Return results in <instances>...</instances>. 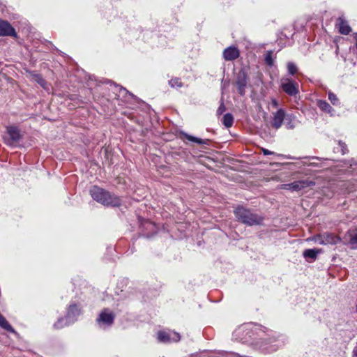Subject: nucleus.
<instances>
[{"mask_svg": "<svg viewBox=\"0 0 357 357\" xmlns=\"http://www.w3.org/2000/svg\"><path fill=\"white\" fill-rule=\"evenodd\" d=\"M90 195L94 200L105 206H118L121 204L119 197L97 186L91 188Z\"/></svg>", "mask_w": 357, "mask_h": 357, "instance_id": "obj_1", "label": "nucleus"}, {"mask_svg": "<svg viewBox=\"0 0 357 357\" xmlns=\"http://www.w3.org/2000/svg\"><path fill=\"white\" fill-rule=\"evenodd\" d=\"M234 213L236 218L238 220L250 226L260 225L263 221V218L261 216L252 213L243 207H238Z\"/></svg>", "mask_w": 357, "mask_h": 357, "instance_id": "obj_2", "label": "nucleus"}, {"mask_svg": "<svg viewBox=\"0 0 357 357\" xmlns=\"http://www.w3.org/2000/svg\"><path fill=\"white\" fill-rule=\"evenodd\" d=\"M156 339L158 342L169 344L178 342L181 340V335L179 333L172 330H161L157 332Z\"/></svg>", "mask_w": 357, "mask_h": 357, "instance_id": "obj_3", "label": "nucleus"}, {"mask_svg": "<svg viewBox=\"0 0 357 357\" xmlns=\"http://www.w3.org/2000/svg\"><path fill=\"white\" fill-rule=\"evenodd\" d=\"M114 317L115 315L112 311L107 308L104 309L97 319V324L100 328L105 329L113 324Z\"/></svg>", "mask_w": 357, "mask_h": 357, "instance_id": "obj_4", "label": "nucleus"}, {"mask_svg": "<svg viewBox=\"0 0 357 357\" xmlns=\"http://www.w3.org/2000/svg\"><path fill=\"white\" fill-rule=\"evenodd\" d=\"M281 88L289 96H295L299 93V84L298 82L289 79H281Z\"/></svg>", "mask_w": 357, "mask_h": 357, "instance_id": "obj_5", "label": "nucleus"}, {"mask_svg": "<svg viewBox=\"0 0 357 357\" xmlns=\"http://www.w3.org/2000/svg\"><path fill=\"white\" fill-rule=\"evenodd\" d=\"M314 182L312 181L306 180H301L296 181L291 183L283 184L282 185V188L285 190H290L292 191H299L307 187L314 185Z\"/></svg>", "mask_w": 357, "mask_h": 357, "instance_id": "obj_6", "label": "nucleus"}, {"mask_svg": "<svg viewBox=\"0 0 357 357\" xmlns=\"http://www.w3.org/2000/svg\"><path fill=\"white\" fill-rule=\"evenodd\" d=\"M5 36L16 37V32L8 22L0 20V36Z\"/></svg>", "mask_w": 357, "mask_h": 357, "instance_id": "obj_7", "label": "nucleus"}, {"mask_svg": "<svg viewBox=\"0 0 357 357\" xmlns=\"http://www.w3.org/2000/svg\"><path fill=\"white\" fill-rule=\"evenodd\" d=\"M7 133L9 137L8 139V144H13L17 142L20 139V131L15 126H10L7 128Z\"/></svg>", "mask_w": 357, "mask_h": 357, "instance_id": "obj_8", "label": "nucleus"}, {"mask_svg": "<svg viewBox=\"0 0 357 357\" xmlns=\"http://www.w3.org/2000/svg\"><path fill=\"white\" fill-rule=\"evenodd\" d=\"M286 116L287 115L284 109H278L274 114L272 123L273 126L276 129L280 128L281 126L282 125L284 120L286 119Z\"/></svg>", "mask_w": 357, "mask_h": 357, "instance_id": "obj_9", "label": "nucleus"}, {"mask_svg": "<svg viewBox=\"0 0 357 357\" xmlns=\"http://www.w3.org/2000/svg\"><path fill=\"white\" fill-rule=\"evenodd\" d=\"M239 56L238 50L234 46L226 48L223 52V57L226 61H233Z\"/></svg>", "mask_w": 357, "mask_h": 357, "instance_id": "obj_10", "label": "nucleus"}, {"mask_svg": "<svg viewBox=\"0 0 357 357\" xmlns=\"http://www.w3.org/2000/svg\"><path fill=\"white\" fill-rule=\"evenodd\" d=\"M80 308L77 305H70L66 315L67 319L69 320L68 323H74L77 317L80 314Z\"/></svg>", "mask_w": 357, "mask_h": 357, "instance_id": "obj_11", "label": "nucleus"}, {"mask_svg": "<svg viewBox=\"0 0 357 357\" xmlns=\"http://www.w3.org/2000/svg\"><path fill=\"white\" fill-rule=\"evenodd\" d=\"M319 241L321 244H335L340 239L332 234L325 233L319 236Z\"/></svg>", "mask_w": 357, "mask_h": 357, "instance_id": "obj_12", "label": "nucleus"}, {"mask_svg": "<svg viewBox=\"0 0 357 357\" xmlns=\"http://www.w3.org/2000/svg\"><path fill=\"white\" fill-rule=\"evenodd\" d=\"M338 22L339 31L340 33L347 35L351 31V27L344 19L340 17Z\"/></svg>", "mask_w": 357, "mask_h": 357, "instance_id": "obj_13", "label": "nucleus"}, {"mask_svg": "<svg viewBox=\"0 0 357 357\" xmlns=\"http://www.w3.org/2000/svg\"><path fill=\"white\" fill-rule=\"evenodd\" d=\"M247 84V81L245 76L244 75H239L237 78L236 86L238 93L241 96H243L245 94V88Z\"/></svg>", "mask_w": 357, "mask_h": 357, "instance_id": "obj_14", "label": "nucleus"}, {"mask_svg": "<svg viewBox=\"0 0 357 357\" xmlns=\"http://www.w3.org/2000/svg\"><path fill=\"white\" fill-rule=\"evenodd\" d=\"M317 106L321 111L329 114L331 116L334 115V109L326 100H319L317 101Z\"/></svg>", "mask_w": 357, "mask_h": 357, "instance_id": "obj_15", "label": "nucleus"}, {"mask_svg": "<svg viewBox=\"0 0 357 357\" xmlns=\"http://www.w3.org/2000/svg\"><path fill=\"white\" fill-rule=\"evenodd\" d=\"M0 327L7 331L15 333V330L1 314H0Z\"/></svg>", "mask_w": 357, "mask_h": 357, "instance_id": "obj_16", "label": "nucleus"}, {"mask_svg": "<svg viewBox=\"0 0 357 357\" xmlns=\"http://www.w3.org/2000/svg\"><path fill=\"white\" fill-rule=\"evenodd\" d=\"M319 253V251L317 249H307L303 252V257L306 259H315Z\"/></svg>", "mask_w": 357, "mask_h": 357, "instance_id": "obj_17", "label": "nucleus"}, {"mask_svg": "<svg viewBox=\"0 0 357 357\" xmlns=\"http://www.w3.org/2000/svg\"><path fill=\"white\" fill-rule=\"evenodd\" d=\"M234 123V117L231 114L227 113L224 115L222 119V123L226 128H230Z\"/></svg>", "mask_w": 357, "mask_h": 357, "instance_id": "obj_18", "label": "nucleus"}, {"mask_svg": "<svg viewBox=\"0 0 357 357\" xmlns=\"http://www.w3.org/2000/svg\"><path fill=\"white\" fill-rule=\"evenodd\" d=\"M184 137L188 140L192 142H195L199 144H208V139H202L197 138V137H193V136L188 135V134H184Z\"/></svg>", "mask_w": 357, "mask_h": 357, "instance_id": "obj_19", "label": "nucleus"}, {"mask_svg": "<svg viewBox=\"0 0 357 357\" xmlns=\"http://www.w3.org/2000/svg\"><path fill=\"white\" fill-rule=\"evenodd\" d=\"M68 319L67 317L65 318L59 319L58 321L54 324V328L56 329H61L63 327L68 326L70 323H68Z\"/></svg>", "mask_w": 357, "mask_h": 357, "instance_id": "obj_20", "label": "nucleus"}, {"mask_svg": "<svg viewBox=\"0 0 357 357\" xmlns=\"http://www.w3.org/2000/svg\"><path fill=\"white\" fill-rule=\"evenodd\" d=\"M33 79L36 82L40 85L45 90H49V86L46 81L40 75H34Z\"/></svg>", "mask_w": 357, "mask_h": 357, "instance_id": "obj_21", "label": "nucleus"}, {"mask_svg": "<svg viewBox=\"0 0 357 357\" xmlns=\"http://www.w3.org/2000/svg\"><path fill=\"white\" fill-rule=\"evenodd\" d=\"M295 119L293 114H287L286 116V126L288 129H293L295 128Z\"/></svg>", "mask_w": 357, "mask_h": 357, "instance_id": "obj_22", "label": "nucleus"}, {"mask_svg": "<svg viewBox=\"0 0 357 357\" xmlns=\"http://www.w3.org/2000/svg\"><path fill=\"white\" fill-rule=\"evenodd\" d=\"M328 100L331 101V102L333 105H340V101H339L338 98L333 92L329 91L328 93Z\"/></svg>", "mask_w": 357, "mask_h": 357, "instance_id": "obj_23", "label": "nucleus"}, {"mask_svg": "<svg viewBox=\"0 0 357 357\" xmlns=\"http://www.w3.org/2000/svg\"><path fill=\"white\" fill-rule=\"evenodd\" d=\"M349 243L353 249H357V231L350 235Z\"/></svg>", "mask_w": 357, "mask_h": 357, "instance_id": "obj_24", "label": "nucleus"}, {"mask_svg": "<svg viewBox=\"0 0 357 357\" xmlns=\"http://www.w3.org/2000/svg\"><path fill=\"white\" fill-rule=\"evenodd\" d=\"M287 70L290 75H294L297 72V67L294 63L289 62L287 63Z\"/></svg>", "mask_w": 357, "mask_h": 357, "instance_id": "obj_25", "label": "nucleus"}, {"mask_svg": "<svg viewBox=\"0 0 357 357\" xmlns=\"http://www.w3.org/2000/svg\"><path fill=\"white\" fill-rule=\"evenodd\" d=\"M169 85L174 88V87H181L182 86V83L180 81L179 79L178 78H174V79H172L170 81H169Z\"/></svg>", "mask_w": 357, "mask_h": 357, "instance_id": "obj_26", "label": "nucleus"}, {"mask_svg": "<svg viewBox=\"0 0 357 357\" xmlns=\"http://www.w3.org/2000/svg\"><path fill=\"white\" fill-rule=\"evenodd\" d=\"M265 61L268 66H273V59L272 57V52H268L265 56Z\"/></svg>", "mask_w": 357, "mask_h": 357, "instance_id": "obj_27", "label": "nucleus"}, {"mask_svg": "<svg viewBox=\"0 0 357 357\" xmlns=\"http://www.w3.org/2000/svg\"><path fill=\"white\" fill-rule=\"evenodd\" d=\"M115 91L119 93L116 95L118 98H119L121 95L123 96L124 94L128 93V91L125 88H122L119 86H115Z\"/></svg>", "mask_w": 357, "mask_h": 357, "instance_id": "obj_28", "label": "nucleus"}, {"mask_svg": "<svg viewBox=\"0 0 357 357\" xmlns=\"http://www.w3.org/2000/svg\"><path fill=\"white\" fill-rule=\"evenodd\" d=\"M224 111H225V106L223 104H221L217 109V113L218 115H220L221 114L223 113Z\"/></svg>", "mask_w": 357, "mask_h": 357, "instance_id": "obj_29", "label": "nucleus"}, {"mask_svg": "<svg viewBox=\"0 0 357 357\" xmlns=\"http://www.w3.org/2000/svg\"><path fill=\"white\" fill-rule=\"evenodd\" d=\"M262 152L264 155H271L273 153L270 151H268V149H262Z\"/></svg>", "mask_w": 357, "mask_h": 357, "instance_id": "obj_30", "label": "nucleus"}, {"mask_svg": "<svg viewBox=\"0 0 357 357\" xmlns=\"http://www.w3.org/2000/svg\"><path fill=\"white\" fill-rule=\"evenodd\" d=\"M340 145L342 146V153H343V154H345V153H346V152H347V150H346V149H345V147H344V144H342V143H340Z\"/></svg>", "mask_w": 357, "mask_h": 357, "instance_id": "obj_31", "label": "nucleus"}, {"mask_svg": "<svg viewBox=\"0 0 357 357\" xmlns=\"http://www.w3.org/2000/svg\"><path fill=\"white\" fill-rule=\"evenodd\" d=\"M272 104L274 107H277L278 106V102L275 100H272Z\"/></svg>", "mask_w": 357, "mask_h": 357, "instance_id": "obj_32", "label": "nucleus"}, {"mask_svg": "<svg viewBox=\"0 0 357 357\" xmlns=\"http://www.w3.org/2000/svg\"><path fill=\"white\" fill-rule=\"evenodd\" d=\"M354 39L356 42V46H357V33L354 34Z\"/></svg>", "mask_w": 357, "mask_h": 357, "instance_id": "obj_33", "label": "nucleus"}, {"mask_svg": "<svg viewBox=\"0 0 357 357\" xmlns=\"http://www.w3.org/2000/svg\"><path fill=\"white\" fill-rule=\"evenodd\" d=\"M354 354L356 357H357V347L354 350Z\"/></svg>", "mask_w": 357, "mask_h": 357, "instance_id": "obj_34", "label": "nucleus"}, {"mask_svg": "<svg viewBox=\"0 0 357 357\" xmlns=\"http://www.w3.org/2000/svg\"><path fill=\"white\" fill-rule=\"evenodd\" d=\"M240 331H241V328H238V330H236V331H235V333H235V335H236L237 333H238L240 332Z\"/></svg>", "mask_w": 357, "mask_h": 357, "instance_id": "obj_35", "label": "nucleus"}]
</instances>
